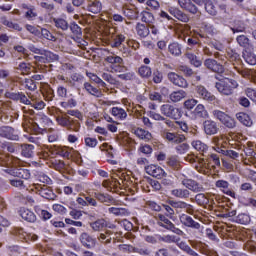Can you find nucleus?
<instances>
[{"label": "nucleus", "mask_w": 256, "mask_h": 256, "mask_svg": "<svg viewBox=\"0 0 256 256\" xmlns=\"http://www.w3.org/2000/svg\"><path fill=\"white\" fill-rule=\"evenodd\" d=\"M83 113L79 109H70L63 115H57L55 121L59 127L72 131L73 133H79L81 130V122L83 121Z\"/></svg>", "instance_id": "1"}, {"label": "nucleus", "mask_w": 256, "mask_h": 256, "mask_svg": "<svg viewBox=\"0 0 256 256\" xmlns=\"http://www.w3.org/2000/svg\"><path fill=\"white\" fill-rule=\"evenodd\" d=\"M178 5L181 9L187 11V13H190L191 15H197L200 13L197 5L200 7L205 5V11L208 15H212L213 17L217 15V7H215V4H213V1L211 0H178Z\"/></svg>", "instance_id": "2"}, {"label": "nucleus", "mask_w": 256, "mask_h": 256, "mask_svg": "<svg viewBox=\"0 0 256 256\" xmlns=\"http://www.w3.org/2000/svg\"><path fill=\"white\" fill-rule=\"evenodd\" d=\"M156 225L160 229H164V231H171V233H175V235H179L180 237L185 235V232H183V230L180 228H177V226H175L174 223L169 220V217L165 216V214L157 215Z\"/></svg>", "instance_id": "3"}, {"label": "nucleus", "mask_w": 256, "mask_h": 256, "mask_svg": "<svg viewBox=\"0 0 256 256\" xmlns=\"http://www.w3.org/2000/svg\"><path fill=\"white\" fill-rule=\"evenodd\" d=\"M239 87V83L231 78H223L215 83V88L221 93V95H233L235 89Z\"/></svg>", "instance_id": "4"}, {"label": "nucleus", "mask_w": 256, "mask_h": 256, "mask_svg": "<svg viewBox=\"0 0 256 256\" xmlns=\"http://www.w3.org/2000/svg\"><path fill=\"white\" fill-rule=\"evenodd\" d=\"M11 235L17 241H22V242L25 241L26 243H29L30 241L32 243H35V241H37L39 239V236H37V234L27 233V231H25V228H23V227H14V228H12Z\"/></svg>", "instance_id": "5"}, {"label": "nucleus", "mask_w": 256, "mask_h": 256, "mask_svg": "<svg viewBox=\"0 0 256 256\" xmlns=\"http://www.w3.org/2000/svg\"><path fill=\"white\" fill-rule=\"evenodd\" d=\"M104 61L110 64L111 73H125L127 67L123 65V58L115 54L106 56Z\"/></svg>", "instance_id": "6"}, {"label": "nucleus", "mask_w": 256, "mask_h": 256, "mask_svg": "<svg viewBox=\"0 0 256 256\" xmlns=\"http://www.w3.org/2000/svg\"><path fill=\"white\" fill-rule=\"evenodd\" d=\"M144 241L146 243H151L152 245H156V243H177L179 241V238L175 235H160L155 234L153 235H146L144 237Z\"/></svg>", "instance_id": "7"}, {"label": "nucleus", "mask_w": 256, "mask_h": 256, "mask_svg": "<svg viewBox=\"0 0 256 256\" xmlns=\"http://www.w3.org/2000/svg\"><path fill=\"white\" fill-rule=\"evenodd\" d=\"M160 111L162 115H165V117H169L170 119H174L175 121L183 117V112L181 109L171 104H163L160 108Z\"/></svg>", "instance_id": "8"}, {"label": "nucleus", "mask_w": 256, "mask_h": 256, "mask_svg": "<svg viewBox=\"0 0 256 256\" xmlns=\"http://www.w3.org/2000/svg\"><path fill=\"white\" fill-rule=\"evenodd\" d=\"M212 115L214 119H218L228 129H234L236 125L235 119L231 118L227 113L221 110H213Z\"/></svg>", "instance_id": "9"}, {"label": "nucleus", "mask_w": 256, "mask_h": 256, "mask_svg": "<svg viewBox=\"0 0 256 256\" xmlns=\"http://www.w3.org/2000/svg\"><path fill=\"white\" fill-rule=\"evenodd\" d=\"M3 171L12 177H18V179H24L25 181L31 179V171L26 168H6Z\"/></svg>", "instance_id": "10"}, {"label": "nucleus", "mask_w": 256, "mask_h": 256, "mask_svg": "<svg viewBox=\"0 0 256 256\" xmlns=\"http://www.w3.org/2000/svg\"><path fill=\"white\" fill-rule=\"evenodd\" d=\"M32 191H36L40 197H43V199L53 200L55 197V192L53 190L49 189V187L41 184H33L32 185Z\"/></svg>", "instance_id": "11"}, {"label": "nucleus", "mask_w": 256, "mask_h": 256, "mask_svg": "<svg viewBox=\"0 0 256 256\" xmlns=\"http://www.w3.org/2000/svg\"><path fill=\"white\" fill-rule=\"evenodd\" d=\"M6 99H11L12 101H17L18 103H21L22 105H31V100L25 95L23 92H5Z\"/></svg>", "instance_id": "12"}, {"label": "nucleus", "mask_w": 256, "mask_h": 256, "mask_svg": "<svg viewBox=\"0 0 256 256\" xmlns=\"http://www.w3.org/2000/svg\"><path fill=\"white\" fill-rule=\"evenodd\" d=\"M214 35H217V28L213 24L207 22L202 23L198 36L201 39H207V37H214Z\"/></svg>", "instance_id": "13"}, {"label": "nucleus", "mask_w": 256, "mask_h": 256, "mask_svg": "<svg viewBox=\"0 0 256 256\" xmlns=\"http://www.w3.org/2000/svg\"><path fill=\"white\" fill-rule=\"evenodd\" d=\"M0 137L3 139H8L9 141H19V134H17L15 128L11 126H1Z\"/></svg>", "instance_id": "14"}, {"label": "nucleus", "mask_w": 256, "mask_h": 256, "mask_svg": "<svg viewBox=\"0 0 256 256\" xmlns=\"http://www.w3.org/2000/svg\"><path fill=\"white\" fill-rule=\"evenodd\" d=\"M215 187L219 189L224 195H228V197H232V199H235L236 193L231 189V184L227 180H217L215 182Z\"/></svg>", "instance_id": "15"}, {"label": "nucleus", "mask_w": 256, "mask_h": 256, "mask_svg": "<svg viewBox=\"0 0 256 256\" xmlns=\"http://www.w3.org/2000/svg\"><path fill=\"white\" fill-rule=\"evenodd\" d=\"M168 79L169 82L176 87H181L182 89H187V87H189V83L187 82V80L183 76L175 72L168 73Z\"/></svg>", "instance_id": "16"}, {"label": "nucleus", "mask_w": 256, "mask_h": 256, "mask_svg": "<svg viewBox=\"0 0 256 256\" xmlns=\"http://www.w3.org/2000/svg\"><path fill=\"white\" fill-rule=\"evenodd\" d=\"M145 171L151 177H155V179H163V177H167L165 170L155 164L145 166Z\"/></svg>", "instance_id": "17"}, {"label": "nucleus", "mask_w": 256, "mask_h": 256, "mask_svg": "<svg viewBox=\"0 0 256 256\" xmlns=\"http://www.w3.org/2000/svg\"><path fill=\"white\" fill-rule=\"evenodd\" d=\"M196 93L200 99H203L204 101H207L208 103H215L217 101V97L213 95L211 92L205 88L203 85H198L196 87Z\"/></svg>", "instance_id": "18"}, {"label": "nucleus", "mask_w": 256, "mask_h": 256, "mask_svg": "<svg viewBox=\"0 0 256 256\" xmlns=\"http://www.w3.org/2000/svg\"><path fill=\"white\" fill-rule=\"evenodd\" d=\"M179 221L181 225H184V227H188L190 229H196L199 231L201 229V224L193 219V217L187 215V214H181L179 215Z\"/></svg>", "instance_id": "19"}, {"label": "nucleus", "mask_w": 256, "mask_h": 256, "mask_svg": "<svg viewBox=\"0 0 256 256\" xmlns=\"http://www.w3.org/2000/svg\"><path fill=\"white\" fill-rule=\"evenodd\" d=\"M204 66L206 69H209V71H213V73H223L225 71V67L213 58L206 59Z\"/></svg>", "instance_id": "20"}, {"label": "nucleus", "mask_w": 256, "mask_h": 256, "mask_svg": "<svg viewBox=\"0 0 256 256\" xmlns=\"http://www.w3.org/2000/svg\"><path fill=\"white\" fill-rule=\"evenodd\" d=\"M80 243L86 249H93L97 245V239L87 232L80 235Z\"/></svg>", "instance_id": "21"}, {"label": "nucleus", "mask_w": 256, "mask_h": 256, "mask_svg": "<svg viewBox=\"0 0 256 256\" xmlns=\"http://www.w3.org/2000/svg\"><path fill=\"white\" fill-rule=\"evenodd\" d=\"M168 13L172 15V17H175L178 21H181V23H189V15L187 13L183 12V10L177 8V7H169Z\"/></svg>", "instance_id": "22"}, {"label": "nucleus", "mask_w": 256, "mask_h": 256, "mask_svg": "<svg viewBox=\"0 0 256 256\" xmlns=\"http://www.w3.org/2000/svg\"><path fill=\"white\" fill-rule=\"evenodd\" d=\"M182 185L186 187V189H189V191H193V193H201V191H203V185L193 179H183Z\"/></svg>", "instance_id": "23"}, {"label": "nucleus", "mask_w": 256, "mask_h": 256, "mask_svg": "<svg viewBox=\"0 0 256 256\" xmlns=\"http://www.w3.org/2000/svg\"><path fill=\"white\" fill-rule=\"evenodd\" d=\"M20 217L27 223H35L37 221V215L31 209L21 207L18 211Z\"/></svg>", "instance_id": "24"}, {"label": "nucleus", "mask_w": 256, "mask_h": 256, "mask_svg": "<svg viewBox=\"0 0 256 256\" xmlns=\"http://www.w3.org/2000/svg\"><path fill=\"white\" fill-rule=\"evenodd\" d=\"M206 163L210 169H220L221 156L217 153H210L206 157Z\"/></svg>", "instance_id": "25"}, {"label": "nucleus", "mask_w": 256, "mask_h": 256, "mask_svg": "<svg viewBox=\"0 0 256 256\" xmlns=\"http://www.w3.org/2000/svg\"><path fill=\"white\" fill-rule=\"evenodd\" d=\"M50 152L53 157L59 155L60 157L69 159V157L71 156V152H69V149L65 146L52 145V147H50Z\"/></svg>", "instance_id": "26"}, {"label": "nucleus", "mask_w": 256, "mask_h": 256, "mask_svg": "<svg viewBox=\"0 0 256 256\" xmlns=\"http://www.w3.org/2000/svg\"><path fill=\"white\" fill-rule=\"evenodd\" d=\"M116 234L111 231L107 230L104 233L99 234L98 241L102 243V245H111V243H115Z\"/></svg>", "instance_id": "27"}, {"label": "nucleus", "mask_w": 256, "mask_h": 256, "mask_svg": "<svg viewBox=\"0 0 256 256\" xmlns=\"http://www.w3.org/2000/svg\"><path fill=\"white\" fill-rule=\"evenodd\" d=\"M203 127L206 135H217L219 132V126H217V122L213 120H205Z\"/></svg>", "instance_id": "28"}, {"label": "nucleus", "mask_w": 256, "mask_h": 256, "mask_svg": "<svg viewBox=\"0 0 256 256\" xmlns=\"http://www.w3.org/2000/svg\"><path fill=\"white\" fill-rule=\"evenodd\" d=\"M86 9L90 13H94V15H97V13H101V10L103 9V4H101V1L99 0H87Z\"/></svg>", "instance_id": "29"}, {"label": "nucleus", "mask_w": 256, "mask_h": 256, "mask_svg": "<svg viewBox=\"0 0 256 256\" xmlns=\"http://www.w3.org/2000/svg\"><path fill=\"white\" fill-rule=\"evenodd\" d=\"M21 7L27 10L24 14L25 19H27V21H35L37 17V9L35 6L23 3Z\"/></svg>", "instance_id": "30"}, {"label": "nucleus", "mask_w": 256, "mask_h": 256, "mask_svg": "<svg viewBox=\"0 0 256 256\" xmlns=\"http://www.w3.org/2000/svg\"><path fill=\"white\" fill-rule=\"evenodd\" d=\"M135 31L138 35V37H140L141 39H145L147 37H149L151 30H149V26H147L146 24H143L141 22H138L135 26Z\"/></svg>", "instance_id": "31"}, {"label": "nucleus", "mask_w": 256, "mask_h": 256, "mask_svg": "<svg viewBox=\"0 0 256 256\" xmlns=\"http://www.w3.org/2000/svg\"><path fill=\"white\" fill-rule=\"evenodd\" d=\"M169 205H171L173 209H186L187 213H189L190 215L193 214V206L186 202L170 200Z\"/></svg>", "instance_id": "32"}, {"label": "nucleus", "mask_w": 256, "mask_h": 256, "mask_svg": "<svg viewBox=\"0 0 256 256\" xmlns=\"http://www.w3.org/2000/svg\"><path fill=\"white\" fill-rule=\"evenodd\" d=\"M140 19L142 23H146V25H153V23H155V15L149 11V7L140 13Z\"/></svg>", "instance_id": "33"}, {"label": "nucleus", "mask_w": 256, "mask_h": 256, "mask_svg": "<svg viewBox=\"0 0 256 256\" xmlns=\"http://www.w3.org/2000/svg\"><path fill=\"white\" fill-rule=\"evenodd\" d=\"M68 29H70L75 39H81V37H83V29L81 28V26H79V24H77V22L71 21L69 23Z\"/></svg>", "instance_id": "34"}, {"label": "nucleus", "mask_w": 256, "mask_h": 256, "mask_svg": "<svg viewBox=\"0 0 256 256\" xmlns=\"http://www.w3.org/2000/svg\"><path fill=\"white\" fill-rule=\"evenodd\" d=\"M126 39L127 36H125V34L116 33L112 37L111 47H113V49H119V47H121L123 43H125Z\"/></svg>", "instance_id": "35"}, {"label": "nucleus", "mask_w": 256, "mask_h": 256, "mask_svg": "<svg viewBox=\"0 0 256 256\" xmlns=\"http://www.w3.org/2000/svg\"><path fill=\"white\" fill-rule=\"evenodd\" d=\"M21 149V155L26 159H31L35 155V146L32 144H22Z\"/></svg>", "instance_id": "36"}, {"label": "nucleus", "mask_w": 256, "mask_h": 256, "mask_svg": "<svg viewBox=\"0 0 256 256\" xmlns=\"http://www.w3.org/2000/svg\"><path fill=\"white\" fill-rule=\"evenodd\" d=\"M166 165L171 167L174 171H179L181 169V161H179V156H170L166 159Z\"/></svg>", "instance_id": "37"}, {"label": "nucleus", "mask_w": 256, "mask_h": 256, "mask_svg": "<svg viewBox=\"0 0 256 256\" xmlns=\"http://www.w3.org/2000/svg\"><path fill=\"white\" fill-rule=\"evenodd\" d=\"M111 115L116 117V119H119V121H125V119H127V111L120 107H112Z\"/></svg>", "instance_id": "38"}, {"label": "nucleus", "mask_w": 256, "mask_h": 256, "mask_svg": "<svg viewBox=\"0 0 256 256\" xmlns=\"http://www.w3.org/2000/svg\"><path fill=\"white\" fill-rule=\"evenodd\" d=\"M84 89L89 93V95H93V97H103V92L101 90L97 89L95 86L91 85L89 82L84 83Z\"/></svg>", "instance_id": "39"}, {"label": "nucleus", "mask_w": 256, "mask_h": 256, "mask_svg": "<svg viewBox=\"0 0 256 256\" xmlns=\"http://www.w3.org/2000/svg\"><path fill=\"white\" fill-rule=\"evenodd\" d=\"M186 58L193 67L199 68L201 65H203V61H201L200 58L193 52H187Z\"/></svg>", "instance_id": "40"}, {"label": "nucleus", "mask_w": 256, "mask_h": 256, "mask_svg": "<svg viewBox=\"0 0 256 256\" xmlns=\"http://www.w3.org/2000/svg\"><path fill=\"white\" fill-rule=\"evenodd\" d=\"M238 121L245 125V127H251L253 125V120H251V116L245 112H239L236 114Z\"/></svg>", "instance_id": "41"}, {"label": "nucleus", "mask_w": 256, "mask_h": 256, "mask_svg": "<svg viewBox=\"0 0 256 256\" xmlns=\"http://www.w3.org/2000/svg\"><path fill=\"white\" fill-rule=\"evenodd\" d=\"M138 75L141 79H149L153 75V70L147 65H141L138 68Z\"/></svg>", "instance_id": "42"}, {"label": "nucleus", "mask_w": 256, "mask_h": 256, "mask_svg": "<svg viewBox=\"0 0 256 256\" xmlns=\"http://www.w3.org/2000/svg\"><path fill=\"white\" fill-rule=\"evenodd\" d=\"M94 197L99 203H113V196L107 193L94 192Z\"/></svg>", "instance_id": "43"}, {"label": "nucleus", "mask_w": 256, "mask_h": 256, "mask_svg": "<svg viewBox=\"0 0 256 256\" xmlns=\"http://www.w3.org/2000/svg\"><path fill=\"white\" fill-rule=\"evenodd\" d=\"M233 221L239 225H249V223H251V216L247 213H240L233 219Z\"/></svg>", "instance_id": "44"}, {"label": "nucleus", "mask_w": 256, "mask_h": 256, "mask_svg": "<svg viewBox=\"0 0 256 256\" xmlns=\"http://www.w3.org/2000/svg\"><path fill=\"white\" fill-rule=\"evenodd\" d=\"M89 225L91 229H93L94 231H103L105 227H107V221L101 218V219H97L94 222H90Z\"/></svg>", "instance_id": "45"}, {"label": "nucleus", "mask_w": 256, "mask_h": 256, "mask_svg": "<svg viewBox=\"0 0 256 256\" xmlns=\"http://www.w3.org/2000/svg\"><path fill=\"white\" fill-rule=\"evenodd\" d=\"M53 23L56 29H61V31L69 30V22L64 18H53Z\"/></svg>", "instance_id": "46"}, {"label": "nucleus", "mask_w": 256, "mask_h": 256, "mask_svg": "<svg viewBox=\"0 0 256 256\" xmlns=\"http://www.w3.org/2000/svg\"><path fill=\"white\" fill-rule=\"evenodd\" d=\"M227 57L232 63H241V54H239L235 49L228 48Z\"/></svg>", "instance_id": "47"}, {"label": "nucleus", "mask_w": 256, "mask_h": 256, "mask_svg": "<svg viewBox=\"0 0 256 256\" xmlns=\"http://www.w3.org/2000/svg\"><path fill=\"white\" fill-rule=\"evenodd\" d=\"M178 247H179V249H181V251L186 253V255L199 256V253L195 252V250H193V248H191V246H189V244H187V242H185V241H181L178 244Z\"/></svg>", "instance_id": "48"}, {"label": "nucleus", "mask_w": 256, "mask_h": 256, "mask_svg": "<svg viewBox=\"0 0 256 256\" xmlns=\"http://www.w3.org/2000/svg\"><path fill=\"white\" fill-rule=\"evenodd\" d=\"M171 195H173V197H177L178 199H189V195H191V192H189V190L187 189H174L171 191Z\"/></svg>", "instance_id": "49"}, {"label": "nucleus", "mask_w": 256, "mask_h": 256, "mask_svg": "<svg viewBox=\"0 0 256 256\" xmlns=\"http://www.w3.org/2000/svg\"><path fill=\"white\" fill-rule=\"evenodd\" d=\"M194 116L196 119H205L208 117L207 110L203 104H198L194 109Z\"/></svg>", "instance_id": "50"}, {"label": "nucleus", "mask_w": 256, "mask_h": 256, "mask_svg": "<svg viewBox=\"0 0 256 256\" xmlns=\"http://www.w3.org/2000/svg\"><path fill=\"white\" fill-rule=\"evenodd\" d=\"M186 97L187 92L184 90L174 91L170 94V99L173 101V103H179V101H182V99H185Z\"/></svg>", "instance_id": "51"}, {"label": "nucleus", "mask_w": 256, "mask_h": 256, "mask_svg": "<svg viewBox=\"0 0 256 256\" xmlns=\"http://www.w3.org/2000/svg\"><path fill=\"white\" fill-rule=\"evenodd\" d=\"M242 57L248 65H256V55H255V53H253L249 50H245L243 52Z\"/></svg>", "instance_id": "52"}, {"label": "nucleus", "mask_w": 256, "mask_h": 256, "mask_svg": "<svg viewBox=\"0 0 256 256\" xmlns=\"http://www.w3.org/2000/svg\"><path fill=\"white\" fill-rule=\"evenodd\" d=\"M50 167L61 173L65 171V162L63 160L52 159L50 161Z\"/></svg>", "instance_id": "53"}, {"label": "nucleus", "mask_w": 256, "mask_h": 256, "mask_svg": "<svg viewBox=\"0 0 256 256\" xmlns=\"http://www.w3.org/2000/svg\"><path fill=\"white\" fill-rule=\"evenodd\" d=\"M34 211H35V213H37V215L39 217H41L43 219V221H49V219H51V217H53V215L49 211L43 210L39 206H35Z\"/></svg>", "instance_id": "54"}, {"label": "nucleus", "mask_w": 256, "mask_h": 256, "mask_svg": "<svg viewBox=\"0 0 256 256\" xmlns=\"http://www.w3.org/2000/svg\"><path fill=\"white\" fill-rule=\"evenodd\" d=\"M22 85L28 91H37V83L31 78H25Z\"/></svg>", "instance_id": "55"}, {"label": "nucleus", "mask_w": 256, "mask_h": 256, "mask_svg": "<svg viewBox=\"0 0 256 256\" xmlns=\"http://www.w3.org/2000/svg\"><path fill=\"white\" fill-rule=\"evenodd\" d=\"M108 212L116 217H123L127 215V208L110 207L108 208Z\"/></svg>", "instance_id": "56"}, {"label": "nucleus", "mask_w": 256, "mask_h": 256, "mask_svg": "<svg viewBox=\"0 0 256 256\" xmlns=\"http://www.w3.org/2000/svg\"><path fill=\"white\" fill-rule=\"evenodd\" d=\"M168 51L171 53V55H175L178 57V55H181V46L177 42H173L169 44Z\"/></svg>", "instance_id": "57"}, {"label": "nucleus", "mask_w": 256, "mask_h": 256, "mask_svg": "<svg viewBox=\"0 0 256 256\" xmlns=\"http://www.w3.org/2000/svg\"><path fill=\"white\" fill-rule=\"evenodd\" d=\"M192 147L196 149V151H200V153H205L209 147L207 144L201 142V140H195L192 142Z\"/></svg>", "instance_id": "58"}, {"label": "nucleus", "mask_w": 256, "mask_h": 256, "mask_svg": "<svg viewBox=\"0 0 256 256\" xmlns=\"http://www.w3.org/2000/svg\"><path fill=\"white\" fill-rule=\"evenodd\" d=\"M42 55H44V57L46 58V61H48V63H53L55 61L59 60V55L49 51V50H45L42 53Z\"/></svg>", "instance_id": "59"}, {"label": "nucleus", "mask_w": 256, "mask_h": 256, "mask_svg": "<svg viewBox=\"0 0 256 256\" xmlns=\"http://www.w3.org/2000/svg\"><path fill=\"white\" fill-rule=\"evenodd\" d=\"M195 201L197 205H200V206L209 205V198L203 193H198L195 196Z\"/></svg>", "instance_id": "60"}, {"label": "nucleus", "mask_w": 256, "mask_h": 256, "mask_svg": "<svg viewBox=\"0 0 256 256\" xmlns=\"http://www.w3.org/2000/svg\"><path fill=\"white\" fill-rule=\"evenodd\" d=\"M37 179L40 183H44L45 185H53V180L44 172H39L37 174Z\"/></svg>", "instance_id": "61"}, {"label": "nucleus", "mask_w": 256, "mask_h": 256, "mask_svg": "<svg viewBox=\"0 0 256 256\" xmlns=\"http://www.w3.org/2000/svg\"><path fill=\"white\" fill-rule=\"evenodd\" d=\"M135 134L137 135V137H139V139H145L146 141H149L151 139V133L149 131H146L144 129L138 128L135 131Z\"/></svg>", "instance_id": "62"}, {"label": "nucleus", "mask_w": 256, "mask_h": 256, "mask_svg": "<svg viewBox=\"0 0 256 256\" xmlns=\"http://www.w3.org/2000/svg\"><path fill=\"white\" fill-rule=\"evenodd\" d=\"M135 72H125L122 74H118V79H121V81H135Z\"/></svg>", "instance_id": "63"}, {"label": "nucleus", "mask_w": 256, "mask_h": 256, "mask_svg": "<svg viewBox=\"0 0 256 256\" xmlns=\"http://www.w3.org/2000/svg\"><path fill=\"white\" fill-rule=\"evenodd\" d=\"M152 81L153 83L159 84L163 82V72L158 69L154 70L152 73Z\"/></svg>", "instance_id": "64"}]
</instances>
